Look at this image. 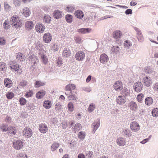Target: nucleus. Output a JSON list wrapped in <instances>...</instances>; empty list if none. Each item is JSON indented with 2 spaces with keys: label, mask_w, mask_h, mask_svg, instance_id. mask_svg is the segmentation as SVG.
<instances>
[{
  "label": "nucleus",
  "mask_w": 158,
  "mask_h": 158,
  "mask_svg": "<svg viewBox=\"0 0 158 158\" xmlns=\"http://www.w3.org/2000/svg\"><path fill=\"white\" fill-rule=\"evenodd\" d=\"M4 7L5 10L6 11H10L11 8V7L7 2H5L4 3Z\"/></svg>",
  "instance_id": "79ce46f5"
},
{
  "label": "nucleus",
  "mask_w": 158,
  "mask_h": 158,
  "mask_svg": "<svg viewBox=\"0 0 158 158\" xmlns=\"http://www.w3.org/2000/svg\"><path fill=\"white\" fill-rule=\"evenodd\" d=\"M30 61L33 63L35 64L36 63V61H38L39 59L38 57L34 55H31L29 57Z\"/></svg>",
  "instance_id": "cd10ccee"
},
{
  "label": "nucleus",
  "mask_w": 158,
  "mask_h": 158,
  "mask_svg": "<svg viewBox=\"0 0 158 158\" xmlns=\"http://www.w3.org/2000/svg\"><path fill=\"white\" fill-rule=\"evenodd\" d=\"M43 105L45 109H49L51 108L52 103L49 100H46L44 101Z\"/></svg>",
  "instance_id": "dca6fc26"
},
{
  "label": "nucleus",
  "mask_w": 158,
  "mask_h": 158,
  "mask_svg": "<svg viewBox=\"0 0 158 158\" xmlns=\"http://www.w3.org/2000/svg\"><path fill=\"white\" fill-rule=\"evenodd\" d=\"M17 158H27V156L26 154L23 152L18 155Z\"/></svg>",
  "instance_id": "864d4df0"
},
{
  "label": "nucleus",
  "mask_w": 158,
  "mask_h": 158,
  "mask_svg": "<svg viewBox=\"0 0 158 158\" xmlns=\"http://www.w3.org/2000/svg\"><path fill=\"white\" fill-rule=\"evenodd\" d=\"M6 43V40L3 38H0V44L4 45Z\"/></svg>",
  "instance_id": "680f3d73"
},
{
  "label": "nucleus",
  "mask_w": 158,
  "mask_h": 158,
  "mask_svg": "<svg viewBox=\"0 0 158 158\" xmlns=\"http://www.w3.org/2000/svg\"><path fill=\"white\" fill-rule=\"evenodd\" d=\"M124 44L125 46L127 47L130 46L131 44L130 41L128 40L125 41Z\"/></svg>",
  "instance_id": "e2e57ef3"
},
{
  "label": "nucleus",
  "mask_w": 158,
  "mask_h": 158,
  "mask_svg": "<svg viewBox=\"0 0 158 158\" xmlns=\"http://www.w3.org/2000/svg\"><path fill=\"white\" fill-rule=\"evenodd\" d=\"M71 55V51L70 49L67 48H64L62 53V56L64 57H68Z\"/></svg>",
  "instance_id": "393cba45"
},
{
  "label": "nucleus",
  "mask_w": 158,
  "mask_h": 158,
  "mask_svg": "<svg viewBox=\"0 0 158 158\" xmlns=\"http://www.w3.org/2000/svg\"><path fill=\"white\" fill-rule=\"evenodd\" d=\"M109 60V58L107 55L105 54H102L100 56V61L102 63H105Z\"/></svg>",
  "instance_id": "6ab92c4d"
},
{
  "label": "nucleus",
  "mask_w": 158,
  "mask_h": 158,
  "mask_svg": "<svg viewBox=\"0 0 158 158\" xmlns=\"http://www.w3.org/2000/svg\"><path fill=\"white\" fill-rule=\"evenodd\" d=\"M4 83L5 86L8 88L11 87L13 85L12 81L8 78H5L4 79Z\"/></svg>",
  "instance_id": "412c9836"
},
{
  "label": "nucleus",
  "mask_w": 158,
  "mask_h": 158,
  "mask_svg": "<svg viewBox=\"0 0 158 158\" xmlns=\"http://www.w3.org/2000/svg\"><path fill=\"white\" fill-rule=\"evenodd\" d=\"M139 127L140 126L139 125V124L136 122H133L131 123V128H136Z\"/></svg>",
  "instance_id": "ea45409f"
},
{
  "label": "nucleus",
  "mask_w": 158,
  "mask_h": 158,
  "mask_svg": "<svg viewBox=\"0 0 158 158\" xmlns=\"http://www.w3.org/2000/svg\"><path fill=\"white\" fill-rule=\"evenodd\" d=\"M3 27L6 29H7L10 28V21L8 19L6 20L3 23Z\"/></svg>",
  "instance_id": "4c0bfd02"
},
{
  "label": "nucleus",
  "mask_w": 158,
  "mask_h": 158,
  "mask_svg": "<svg viewBox=\"0 0 158 158\" xmlns=\"http://www.w3.org/2000/svg\"><path fill=\"white\" fill-rule=\"evenodd\" d=\"M144 97V94L142 93H140L137 95V101L140 102L141 103L142 102L143 98Z\"/></svg>",
  "instance_id": "a19ab883"
},
{
  "label": "nucleus",
  "mask_w": 158,
  "mask_h": 158,
  "mask_svg": "<svg viewBox=\"0 0 158 158\" xmlns=\"http://www.w3.org/2000/svg\"><path fill=\"white\" fill-rule=\"evenodd\" d=\"M69 99L70 100H76V98L74 95H70L68 97Z\"/></svg>",
  "instance_id": "338daca9"
},
{
  "label": "nucleus",
  "mask_w": 158,
  "mask_h": 158,
  "mask_svg": "<svg viewBox=\"0 0 158 158\" xmlns=\"http://www.w3.org/2000/svg\"><path fill=\"white\" fill-rule=\"evenodd\" d=\"M76 88L75 85L73 84H69L67 85L65 87V90L67 91H71L74 89Z\"/></svg>",
  "instance_id": "7c9ffc66"
},
{
  "label": "nucleus",
  "mask_w": 158,
  "mask_h": 158,
  "mask_svg": "<svg viewBox=\"0 0 158 158\" xmlns=\"http://www.w3.org/2000/svg\"><path fill=\"white\" fill-rule=\"evenodd\" d=\"M27 101L23 97L20 98L19 100V102L20 104L22 106L26 104L27 103Z\"/></svg>",
  "instance_id": "5fc2aeb1"
},
{
  "label": "nucleus",
  "mask_w": 158,
  "mask_h": 158,
  "mask_svg": "<svg viewBox=\"0 0 158 158\" xmlns=\"http://www.w3.org/2000/svg\"><path fill=\"white\" fill-rule=\"evenodd\" d=\"M153 88L155 90L158 91V83H155L154 84Z\"/></svg>",
  "instance_id": "69168bd1"
},
{
  "label": "nucleus",
  "mask_w": 158,
  "mask_h": 158,
  "mask_svg": "<svg viewBox=\"0 0 158 158\" xmlns=\"http://www.w3.org/2000/svg\"><path fill=\"white\" fill-rule=\"evenodd\" d=\"M65 19L67 22L71 23L73 21V17L70 15L67 14L65 16Z\"/></svg>",
  "instance_id": "c9c22d12"
},
{
  "label": "nucleus",
  "mask_w": 158,
  "mask_h": 158,
  "mask_svg": "<svg viewBox=\"0 0 158 158\" xmlns=\"http://www.w3.org/2000/svg\"><path fill=\"white\" fill-rule=\"evenodd\" d=\"M126 98L124 96H119L116 98V102L119 105L124 104L126 102Z\"/></svg>",
  "instance_id": "f8f14e48"
},
{
  "label": "nucleus",
  "mask_w": 158,
  "mask_h": 158,
  "mask_svg": "<svg viewBox=\"0 0 158 158\" xmlns=\"http://www.w3.org/2000/svg\"><path fill=\"white\" fill-rule=\"evenodd\" d=\"M143 88V85L141 82H138L135 83L134 85V89L137 92L141 91Z\"/></svg>",
  "instance_id": "9b49d317"
},
{
  "label": "nucleus",
  "mask_w": 158,
  "mask_h": 158,
  "mask_svg": "<svg viewBox=\"0 0 158 158\" xmlns=\"http://www.w3.org/2000/svg\"><path fill=\"white\" fill-rule=\"evenodd\" d=\"M56 64L57 66H61L62 64V59L61 58H59L57 59L56 60Z\"/></svg>",
  "instance_id": "13d9d810"
},
{
  "label": "nucleus",
  "mask_w": 158,
  "mask_h": 158,
  "mask_svg": "<svg viewBox=\"0 0 158 158\" xmlns=\"http://www.w3.org/2000/svg\"><path fill=\"white\" fill-rule=\"evenodd\" d=\"M128 106L131 110L132 111H136L138 107L137 103L133 101L130 102L128 103Z\"/></svg>",
  "instance_id": "9d476101"
},
{
  "label": "nucleus",
  "mask_w": 158,
  "mask_h": 158,
  "mask_svg": "<svg viewBox=\"0 0 158 158\" xmlns=\"http://www.w3.org/2000/svg\"><path fill=\"white\" fill-rule=\"evenodd\" d=\"M10 69L13 72H17V73L19 74H21L23 72L22 68L19 66L15 61H10L9 63Z\"/></svg>",
  "instance_id": "f03ea898"
},
{
  "label": "nucleus",
  "mask_w": 158,
  "mask_h": 158,
  "mask_svg": "<svg viewBox=\"0 0 158 158\" xmlns=\"http://www.w3.org/2000/svg\"><path fill=\"white\" fill-rule=\"evenodd\" d=\"M123 132L124 135L127 137L131 136L132 132L129 129H124Z\"/></svg>",
  "instance_id": "2f4dec72"
},
{
  "label": "nucleus",
  "mask_w": 158,
  "mask_h": 158,
  "mask_svg": "<svg viewBox=\"0 0 158 158\" xmlns=\"http://www.w3.org/2000/svg\"><path fill=\"white\" fill-rule=\"evenodd\" d=\"M152 114L154 117H157L158 116V109L157 108L153 109L152 111Z\"/></svg>",
  "instance_id": "de8ad7c7"
},
{
  "label": "nucleus",
  "mask_w": 158,
  "mask_h": 158,
  "mask_svg": "<svg viewBox=\"0 0 158 158\" xmlns=\"http://www.w3.org/2000/svg\"><path fill=\"white\" fill-rule=\"evenodd\" d=\"M100 124V121L98 120L94 121L92 124V126L94 127V128H98Z\"/></svg>",
  "instance_id": "09e8293b"
},
{
  "label": "nucleus",
  "mask_w": 158,
  "mask_h": 158,
  "mask_svg": "<svg viewBox=\"0 0 158 158\" xmlns=\"http://www.w3.org/2000/svg\"><path fill=\"white\" fill-rule=\"evenodd\" d=\"M15 96V94L12 92H8L7 93L6 95L7 98L9 99H12Z\"/></svg>",
  "instance_id": "49530a36"
},
{
  "label": "nucleus",
  "mask_w": 158,
  "mask_h": 158,
  "mask_svg": "<svg viewBox=\"0 0 158 158\" xmlns=\"http://www.w3.org/2000/svg\"><path fill=\"white\" fill-rule=\"evenodd\" d=\"M62 12L60 10H55L53 13L54 17L56 19H59L62 17Z\"/></svg>",
  "instance_id": "a211bd4d"
},
{
  "label": "nucleus",
  "mask_w": 158,
  "mask_h": 158,
  "mask_svg": "<svg viewBox=\"0 0 158 158\" xmlns=\"http://www.w3.org/2000/svg\"><path fill=\"white\" fill-rule=\"evenodd\" d=\"M44 47V46L42 43H41L38 44L36 47V48L40 50H42Z\"/></svg>",
  "instance_id": "4d7b16f0"
},
{
  "label": "nucleus",
  "mask_w": 158,
  "mask_h": 158,
  "mask_svg": "<svg viewBox=\"0 0 158 158\" xmlns=\"http://www.w3.org/2000/svg\"><path fill=\"white\" fill-rule=\"evenodd\" d=\"M23 133L24 135L27 138L31 137L33 134L31 129H24Z\"/></svg>",
  "instance_id": "f3484780"
},
{
  "label": "nucleus",
  "mask_w": 158,
  "mask_h": 158,
  "mask_svg": "<svg viewBox=\"0 0 158 158\" xmlns=\"http://www.w3.org/2000/svg\"><path fill=\"white\" fill-rule=\"evenodd\" d=\"M16 59L20 62L24 61L25 60L26 57L24 54L19 52L16 54Z\"/></svg>",
  "instance_id": "aec40b11"
},
{
  "label": "nucleus",
  "mask_w": 158,
  "mask_h": 158,
  "mask_svg": "<svg viewBox=\"0 0 158 158\" xmlns=\"http://www.w3.org/2000/svg\"><path fill=\"white\" fill-rule=\"evenodd\" d=\"M75 9V7L73 5H69L66 7L65 10L68 12H73Z\"/></svg>",
  "instance_id": "c756f323"
},
{
  "label": "nucleus",
  "mask_w": 158,
  "mask_h": 158,
  "mask_svg": "<svg viewBox=\"0 0 158 158\" xmlns=\"http://www.w3.org/2000/svg\"><path fill=\"white\" fill-rule=\"evenodd\" d=\"M77 158H85V157L83 153H80L78 154Z\"/></svg>",
  "instance_id": "774afa93"
},
{
  "label": "nucleus",
  "mask_w": 158,
  "mask_h": 158,
  "mask_svg": "<svg viewBox=\"0 0 158 158\" xmlns=\"http://www.w3.org/2000/svg\"><path fill=\"white\" fill-rule=\"evenodd\" d=\"M59 146V144L56 143H52L51 146V149L52 151H54Z\"/></svg>",
  "instance_id": "72a5a7b5"
},
{
  "label": "nucleus",
  "mask_w": 158,
  "mask_h": 158,
  "mask_svg": "<svg viewBox=\"0 0 158 158\" xmlns=\"http://www.w3.org/2000/svg\"><path fill=\"white\" fill-rule=\"evenodd\" d=\"M85 156L87 158H93L94 153L92 151H87L85 152Z\"/></svg>",
  "instance_id": "f704fd0d"
},
{
  "label": "nucleus",
  "mask_w": 158,
  "mask_h": 158,
  "mask_svg": "<svg viewBox=\"0 0 158 158\" xmlns=\"http://www.w3.org/2000/svg\"><path fill=\"white\" fill-rule=\"evenodd\" d=\"M143 82L144 85L148 87L152 84V79L150 77H146L143 78Z\"/></svg>",
  "instance_id": "6e6552de"
},
{
  "label": "nucleus",
  "mask_w": 158,
  "mask_h": 158,
  "mask_svg": "<svg viewBox=\"0 0 158 158\" xmlns=\"http://www.w3.org/2000/svg\"><path fill=\"white\" fill-rule=\"evenodd\" d=\"M129 90L127 88L124 87L122 91V92L123 94H124L125 96L127 97L130 95Z\"/></svg>",
  "instance_id": "e433bc0d"
},
{
  "label": "nucleus",
  "mask_w": 158,
  "mask_h": 158,
  "mask_svg": "<svg viewBox=\"0 0 158 158\" xmlns=\"http://www.w3.org/2000/svg\"><path fill=\"white\" fill-rule=\"evenodd\" d=\"M21 12L23 16L26 18L29 17L31 14V12L29 9L27 7H24L21 10Z\"/></svg>",
  "instance_id": "1a4fd4ad"
},
{
  "label": "nucleus",
  "mask_w": 158,
  "mask_h": 158,
  "mask_svg": "<svg viewBox=\"0 0 158 158\" xmlns=\"http://www.w3.org/2000/svg\"><path fill=\"white\" fill-rule=\"evenodd\" d=\"M45 84L44 82H41L40 81H36L35 84V87L36 88H38L41 86L45 85Z\"/></svg>",
  "instance_id": "37998d69"
},
{
  "label": "nucleus",
  "mask_w": 158,
  "mask_h": 158,
  "mask_svg": "<svg viewBox=\"0 0 158 158\" xmlns=\"http://www.w3.org/2000/svg\"><path fill=\"white\" fill-rule=\"evenodd\" d=\"M6 64L4 62H0V71H5L6 69Z\"/></svg>",
  "instance_id": "a18cd8bd"
},
{
  "label": "nucleus",
  "mask_w": 158,
  "mask_h": 158,
  "mask_svg": "<svg viewBox=\"0 0 158 158\" xmlns=\"http://www.w3.org/2000/svg\"><path fill=\"white\" fill-rule=\"evenodd\" d=\"M85 136V132L82 131L80 132L78 135V137L81 140H83L84 139Z\"/></svg>",
  "instance_id": "c03bdc74"
},
{
  "label": "nucleus",
  "mask_w": 158,
  "mask_h": 158,
  "mask_svg": "<svg viewBox=\"0 0 158 158\" xmlns=\"http://www.w3.org/2000/svg\"><path fill=\"white\" fill-rule=\"evenodd\" d=\"M27 84V81L25 80H23L20 82L19 85L22 87H24L26 86Z\"/></svg>",
  "instance_id": "bf43d9fd"
},
{
  "label": "nucleus",
  "mask_w": 158,
  "mask_h": 158,
  "mask_svg": "<svg viewBox=\"0 0 158 158\" xmlns=\"http://www.w3.org/2000/svg\"><path fill=\"white\" fill-rule=\"evenodd\" d=\"M52 35L49 33H46L44 34L43 37V40L46 43L50 42L52 40Z\"/></svg>",
  "instance_id": "423d86ee"
},
{
  "label": "nucleus",
  "mask_w": 158,
  "mask_h": 158,
  "mask_svg": "<svg viewBox=\"0 0 158 158\" xmlns=\"http://www.w3.org/2000/svg\"><path fill=\"white\" fill-rule=\"evenodd\" d=\"M10 22L12 26L17 29L21 27L22 26L21 20L19 16L14 15L12 16L10 19Z\"/></svg>",
  "instance_id": "f257e3e1"
},
{
  "label": "nucleus",
  "mask_w": 158,
  "mask_h": 158,
  "mask_svg": "<svg viewBox=\"0 0 158 158\" xmlns=\"http://www.w3.org/2000/svg\"><path fill=\"white\" fill-rule=\"evenodd\" d=\"M134 29L137 32V37L139 41L140 42H143L144 40V38L140 31L136 27H134Z\"/></svg>",
  "instance_id": "ddd939ff"
},
{
  "label": "nucleus",
  "mask_w": 158,
  "mask_h": 158,
  "mask_svg": "<svg viewBox=\"0 0 158 158\" xmlns=\"http://www.w3.org/2000/svg\"><path fill=\"white\" fill-rule=\"evenodd\" d=\"M75 40L76 43L80 44L81 42V40L80 37H76Z\"/></svg>",
  "instance_id": "0e129e2a"
},
{
  "label": "nucleus",
  "mask_w": 158,
  "mask_h": 158,
  "mask_svg": "<svg viewBox=\"0 0 158 158\" xmlns=\"http://www.w3.org/2000/svg\"><path fill=\"white\" fill-rule=\"evenodd\" d=\"M25 26L26 29L29 31L33 28L34 25L32 21H28L25 22Z\"/></svg>",
  "instance_id": "4468645a"
},
{
  "label": "nucleus",
  "mask_w": 158,
  "mask_h": 158,
  "mask_svg": "<svg viewBox=\"0 0 158 158\" xmlns=\"http://www.w3.org/2000/svg\"><path fill=\"white\" fill-rule=\"evenodd\" d=\"M122 35V32L120 31L117 30L113 32V36L115 39H117L121 38Z\"/></svg>",
  "instance_id": "4be33fe9"
},
{
  "label": "nucleus",
  "mask_w": 158,
  "mask_h": 158,
  "mask_svg": "<svg viewBox=\"0 0 158 158\" xmlns=\"http://www.w3.org/2000/svg\"><path fill=\"white\" fill-rule=\"evenodd\" d=\"M113 87L116 91H120L123 88L122 82L120 81H116L114 84Z\"/></svg>",
  "instance_id": "39448f33"
},
{
  "label": "nucleus",
  "mask_w": 158,
  "mask_h": 158,
  "mask_svg": "<svg viewBox=\"0 0 158 158\" xmlns=\"http://www.w3.org/2000/svg\"><path fill=\"white\" fill-rule=\"evenodd\" d=\"M68 107L69 111H73L74 110V108L73 104L71 102H69L68 105Z\"/></svg>",
  "instance_id": "8fccbe9b"
},
{
  "label": "nucleus",
  "mask_w": 158,
  "mask_h": 158,
  "mask_svg": "<svg viewBox=\"0 0 158 158\" xmlns=\"http://www.w3.org/2000/svg\"><path fill=\"white\" fill-rule=\"evenodd\" d=\"M75 16L77 18L81 19L84 17L83 12L80 10H76L75 13Z\"/></svg>",
  "instance_id": "a878e982"
},
{
  "label": "nucleus",
  "mask_w": 158,
  "mask_h": 158,
  "mask_svg": "<svg viewBox=\"0 0 158 158\" xmlns=\"http://www.w3.org/2000/svg\"><path fill=\"white\" fill-rule=\"evenodd\" d=\"M39 55L42 59V62L44 64H47L48 62V59L47 56L44 53H41V52H39Z\"/></svg>",
  "instance_id": "5701e85b"
},
{
  "label": "nucleus",
  "mask_w": 158,
  "mask_h": 158,
  "mask_svg": "<svg viewBox=\"0 0 158 158\" xmlns=\"http://www.w3.org/2000/svg\"><path fill=\"white\" fill-rule=\"evenodd\" d=\"M116 142L119 146H124L126 143V139L122 137H119L117 139Z\"/></svg>",
  "instance_id": "2eb2a0df"
},
{
  "label": "nucleus",
  "mask_w": 158,
  "mask_h": 158,
  "mask_svg": "<svg viewBox=\"0 0 158 158\" xmlns=\"http://www.w3.org/2000/svg\"><path fill=\"white\" fill-rule=\"evenodd\" d=\"M91 30V29L89 28H82L78 29V31L81 33L85 34L90 32Z\"/></svg>",
  "instance_id": "c85d7f7f"
},
{
  "label": "nucleus",
  "mask_w": 158,
  "mask_h": 158,
  "mask_svg": "<svg viewBox=\"0 0 158 158\" xmlns=\"http://www.w3.org/2000/svg\"><path fill=\"white\" fill-rule=\"evenodd\" d=\"M145 103L148 106H150L153 103V99L152 98L148 97L145 100Z\"/></svg>",
  "instance_id": "473e14b6"
},
{
  "label": "nucleus",
  "mask_w": 158,
  "mask_h": 158,
  "mask_svg": "<svg viewBox=\"0 0 158 158\" xmlns=\"http://www.w3.org/2000/svg\"><path fill=\"white\" fill-rule=\"evenodd\" d=\"M2 132L7 131L8 135H15L16 133V129H1Z\"/></svg>",
  "instance_id": "b1692460"
},
{
  "label": "nucleus",
  "mask_w": 158,
  "mask_h": 158,
  "mask_svg": "<svg viewBox=\"0 0 158 158\" xmlns=\"http://www.w3.org/2000/svg\"><path fill=\"white\" fill-rule=\"evenodd\" d=\"M62 106L60 103H56L55 105V110L56 111H60L61 110Z\"/></svg>",
  "instance_id": "603ef678"
},
{
  "label": "nucleus",
  "mask_w": 158,
  "mask_h": 158,
  "mask_svg": "<svg viewBox=\"0 0 158 158\" xmlns=\"http://www.w3.org/2000/svg\"><path fill=\"white\" fill-rule=\"evenodd\" d=\"M46 94V92L43 90H40L36 94V98L39 99L42 98Z\"/></svg>",
  "instance_id": "bb28decb"
},
{
  "label": "nucleus",
  "mask_w": 158,
  "mask_h": 158,
  "mask_svg": "<svg viewBox=\"0 0 158 158\" xmlns=\"http://www.w3.org/2000/svg\"><path fill=\"white\" fill-rule=\"evenodd\" d=\"M33 93L32 91L29 90L28 92H27L25 94V96L26 98H29L31 97L33 95Z\"/></svg>",
  "instance_id": "6e6d98bb"
},
{
  "label": "nucleus",
  "mask_w": 158,
  "mask_h": 158,
  "mask_svg": "<svg viewBox=\"0 0 158 158\" xmlns=\"http://www.w3.org/2000/svg\"><path fill=\"white\" fill-rule=\"evenodd\" d=\"M14 4L15 6H19L20 5V2L18 0H15L14 2Z\"/></svg>",
  "instance_id": "052dcab7"
},
{
  "label": "nucleus",
  "mask_w": 158,
  "mask_h": 158,
  "mask_svg": "<svg viewBox=\"0 0 158 158\" xmlns=\"http://www.w3.org/2000/svg\"><path fill=\"white\" fill-rule=\"evenodd\" d=\"M85 53L82 51H79L77 52L75 56L76 59L80 61H83L85 58Z\"/></svg>",
  "instance_id": "20e7f679"
},
{
  "label": "nucleus",
  "mask_w": 158,
  "mask_h": 158,
  "mask_svg": "<svg viewBox=\"0 0 158 158\" xmlns=\"http://www.w3.org/2000/svg\"><path fill=\"white\" fill-rule=\"evenodd\" d=\"M23 146V142L21 140H15L13 143V147L16 150H19Z\"/></svg>",
  "instance_id": "7ed1b4c3"
},
{
  "label": "nucleus",
  "mask_w": 158,
  "mask_h": 158,
  "mask_svg": "<svg viewBox=\"0 0 158 158\" xmlns=\"http://www.w3.org/2000/svg\"><path fill=\"white\" fill-rule=\"evenodd\" d=\"M45 29V26L44 24L40 23H38L35 26L36 31L40 33H43Z\"/></svg>",
  "instance_id": "0eeeda50"
},
{
  "label": "nucleus",
  "mask_w": 158,
  "mask_h": 158,
  "mask_svg": "<svg viewBox=\"0 0 158 158\" xmlns=\"http://www.w3.org/2000/svg\"><path fill=\"white\" fill-rule=\"evenodd\" d=\"M43 20L44 21L47 23H49L51 21V17L48 15H45Z\"/></svg>",
  "instance_id": "58836bf2"
},
{
  "label": "nucleus",
  "mask_w": 158,
  "mask_h": 158,
  "mask_svg": "<svg viewBox=\"0 0 158 158\" xmlns=\"http://www.w3.org/2000/svg\"><path fill=\"white\" fill-rule=\"evenodd\" d=\"M95 107V104L93 103H91L89 105L88 108V110L89 112H91L94 110Z\"/></svg>",
  "instance_id": "3c124183"
}]
</instances>
